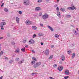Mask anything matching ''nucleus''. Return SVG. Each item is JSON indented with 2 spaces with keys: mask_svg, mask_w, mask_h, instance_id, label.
<instances>
[{
  "mask_svg": "<svg viewBox=\"0 0 79 79\" xmlns=\"http://www.w3.org/2000/svg\"><path fill=\"white\" fill-rule=\"evenodd\" d=\"M49 15L47 13H45L42 16V18L43 19L45 20V19H47L48 18Z\"/></svg>",
  "mask_w": 79,
  "mask_h": 79,
  "instance_id": "f257e3e1",
  "label": "nucleus"
},
{
  "mask_svg": "<svg viewBox=\"0 0 79 79\" xmlns=\"http://www.w3.org/2000/svg\"><path fill=\"white\" fill-rule=\"evenodd\" d=\"M41 64V62H38L36 64H35L33 66L34 68H37L38 66H39Z\"/></svg>",
  "mask_w": 79,
  "mask_h": 79,
  "instance_id": "f03ea898",
  "label": "nucleus"
},
{
  "mask_svg": "<svg viewBox=\"0 0 79 79\" xmlns=\"http://www.w3.org/2000/svg\"><path fill=\"white\" fill-rule=\"evenodd\" d=\"M29 1L28 0H24L23 1V4L24 5H29Z\"/></svg>",
  "mask_w": 79,
  "mask_h": 79,
  "instance_id": "7ed1b4c3",
  "label": "nucleus"
},
{
  "mask_svg": "<svg viewBox=\"0 0 79 79\" xmlns=\"http://www.w3.org/2000/svg\"><path fill=\"white\" fill-rule=\"evenodd\" d=\"M25 23L27 25H31L32 24V22L28 20L26 21Z\"/></svg>",
  "mask_w": 79,
  "mask_h": 79,
  "instance_id": "20e7f679",
  "label": "nucleus"
},
{
  "mask_svg": "<svg viewBox=\"0 0 79 79\" xmlns=\"http://www.w3.org/2000/svg\"><path fill=\"white\" fill-rule=\"evenodd\" d=\"M63 69V67L62 66H59L58 68V69L59 71H61Z\"/></svg>",
  "mask_w": 79,
  "mask_h": 79,
  "instance_id": "39448f33",
  "label": "nucleus"
},
{
  "mask_svg": "<svg viewBox=\"0 0 79 79\" xmlns=\"http://www.w3.org/2000/svg\"><path fill=\"white\" fill-rule=\"evenodd\" d=\"M49 52H50L49 49H47L46 50L44 53L45 55H48V54H49Z\"/></svg>",
  "mask_w": 79,
  "mask_h": 79,
  "instance_id": "423d86ee",
  "label": "nucleus"
},
{
  "mask_svg": "<svg viewBox=\"0 0 79 79\" xmlns=\"http://www.w3.org/2000/svg\"><path fill=\"white\" fill-rule=\"evenodd\" d=\"M1 27H3V25H6V23L5 22H2L1 23Z\"/></svg>",
  "mask_w": 79,
  "mask_h": 79,
  "instance_id": "0eeeda50",
  "label": "nucleus"
},
{
  "mask_svg": "<svg viewBox=\"0 0 79 79\" xmlns=\"http://www.w3.org/2000/svg\"><path fill=\"white\" fill-rule=\"evenodd\" d=\"M65 60V56H64V55H62L61 56V60L62 61H64V60Z\"/></svg>",
  "mask_w": 79,
  "mask_h": 79,
  "instance_id": "6e6552de",
  "label": "nucleus"
},
{
  "mask_svg": "<svg viewBox=\"0 0 79 79\" xmlns=\"http://www.w3.org/2000/svg\"><path fill=\"white\" fill-rule=\"evenodd\" d=\"M29 42L30 44H34L35 42L34 40H31L29 41Z\"/></svg>",
  "mask_w": 79,
  "mask_h": 79,
  "instance_id": "1a4fd4ad",
  "label": "nucleus"
},
{
  "mask_svg": "<svg viewBox=\"0 0 79 79\" xmlns=\"http://www.w3.org/2000/svg\"><path fill=\"white\" fill-rule=\"evenodd\" d=\"M69 70H67L65 72V74H66V75H68V74H69Z\"/></svg>",
  "mask_w": 79,
  "mask_h": 79,
  "instance_id": "9d476101",
  "label": "nucleus"
},
{
  "mask_svg": "<svg viewBox=\"0 0 79 79\" xmlns=\"http://www.w3.org/2000/svg\"><path fill=\"white\" fill-rule=\"evenodd\" d=\"M48 27L49 29H50L51 31H53V28L52 27H50V26H48Z\"/></svg>",
  "mask_w": 79,
  "mask_h": 79,
  "instance_id": "9b49d317",
  "label": "nucleus"
},
{
  "mask_svg": "<svg viewBox=\"0 0 79 79\" xmlns=\"http://www.w3.org/2000/svg\"><path fill=\"white\" fill-rule=\"evenodd\" d=\"M35 11H39L40 10V8L39 7H36L35 9Z\"/></svg>",
  "mask_w": 79,
  "mask_h": 79,
  "instance_id": "f8f14e48",
  "label": "nucleus"
},
{
  "mask_svg": "<svg viewBox=\"0 0 79 79\" xmlns=\"http://www.w3.org/2000/svg\"><path fill=\"white\" fill-rule=\"evenodd\" d=\"M67 9H68V10H74V8H73V7H68L67 8Z\"/></svg>",
  "mask_w": 79,
  "mask_h": 79,
  "instance_id": "ddd939ff",
  "label": "nucleus"
},
{
  "mask_svg": "<svg viewBox=\"0 0 79 79\" xmlns=\"http://www.w3.org/2000/svg\"><path fill=\"white\" fill-rule=\"evenodd\" d=\"M60 10L61 11H65V9L63 8H61L60 9Z\"/></svg>",
  "mask_w": 79,
  "mask_h": 79,
  "instance_id": "4468645a",
  "label": "nucleus"
},
{
  "mask_svg": "<svg viewBox=\"0 0 79 79\" xmlns=\"http://www.w3.org/2000/svg\"><path fill=\"white\" fill-rule=\"evenodd\" d=\"M16 21L17 23H19V18L18 17H16Z\"/></svg>",
  "mask_w": 79,
  "mask_h": 79,
  "instance_id": "2eb2a0df",
  "label": "nucleus"
},
{
  "mask_svg": "<svg viewBox=\"0 0 79 79\" xmlns=\"http://www.w3.org/2000/svg\"><path fill=\"white\" fill-rule=\"evenodd\" d=\"M32 29H33V30H36V29H37V27L35 26H32Z\"/></svg>",
  "mask_w": 79,
  "mask_h": 79,
  "instance_id": "dca6fc26",
  "label": "nucleus"
},
{
  "mask_svg": "<svg viewBox=\"0 0 79 79\" xmlns=\"http://www.w3.org/2000/svg\"><path fill=\"white\" fill-rule=\"evenodd\" d=\"M57 15L58 16H59V17H61V16H60V12H57Z\"/></svg>",
  "mask_w": 79,
  "mask_h": 79,
  "instance_id": "f3484780",
  "label": "nucleus"
},
{
  "mask_svg": "<svg viewBox=\"0 0 79 79\" xmlns=\"http://www.w3.org/2000/svg\"><path fill=\"white\" fill-rule=\"evenodd\" d=\"M4 10L6 12H8V9L6 8H5Z\"/></svg>",
  "mask_w": 79,
  "mask_h": 79,
  "instance_id": "a211bd4d",
  "label": "nucleus"
},
{
  "mask_svg": "<svg viewBox=\"0 0 79 79\" xmlns=\"http://www.w3.org/2000/svg\"><path fill=\"white\" fill-rule=\"evenodd\" d=\"M21 50L22 52H25V50H26V48H24L21 49Z\"/></svg>",
  "mask_w": 79,
  "mask_h": 79,
  "instance_id": "6ab92c4d",
  "label": "nucleus"
},
{
  "mask_svg": "<svg viewBox=\"0 0 79 79\" xmlns=\"http://www.w3.org/2000/svg\"><path fill=\"white\" fill-rule=\"evenodd\" d=\"M53 55H52L49 57V59H50V60L51 59H52V58H53Z\"/></svg>",
  "mask_w": 79,
  "mask_h": 79,
  "instance_id": "aec40b11",
  "label": "nucleus"
},
{
  "mask_svg": "<svg viewBox=\"0 0 79 79\" xmlns=\"http://www.w3.org/2000/svg\"><path fill=\"white\" fill-rule=\"evenodd\" d=\"M24 61V60L23 59H22V60L21 61H20L19 62V64H21V63H23V62Z\"/></svg>",
  "mask_w": 79,
  "mask_h": 79,
  "instance_id": "412c9836",
  "label": "nucleus"
},
{
  "mask_svg": "<svg viewBox=\"0 0 79 79\" xmlns=\"http://www.w3.org/2000/svg\"><path fill=\"white\" fill-rule=\"evenodd\" d=\"M55 37L56 38H58V37H59V35L58 34H56L55 35Z\"/></svg>",
  "mask_w": 79,
  "mask_h": 79,
  "instance_id": "4be33fe9",
  "label": "nucleus"
},
{
  "mask_svg": "<svg viewBox=\"0 0 79 79\" xmlns=\"http://www.w3.org/2000/svg\"><path fill=\"white\" fill-rule=\"evenodd\" d=\"M3 53V51H1L0 53V56H1V55H2Z\"/></svg>",
  "mask_w": 79,
  "mask_h": 79,
  "instance_id": "5701e85b",
  "label": "nucleus"
},
{
  "mask_svg": "<svg viewBox=\"0 0 79 79\" xmlns=\"http://www.w3.org/2000/svg\"><path fill=\"white\" fill-rule=\"evenodd\" d=\"M31 64H33L35 63V61L34 60H33V61H32L31 62Z\"/></svg>",
  "mask_w": 79,
  "mask_h": 79,
  "instance_id": "b1692460",
  "label": "nucleus"
},
{
  "mask_svg": "<svg viewBox=\"0 0 79 79\" xmlns=\"http://www.w3.org/2000/svg\"><path fill=\"white\" fill-rule=\"evenodd\" d=\"M42 15V13L40 12L39 14V16H41Z\"/></svg>",
  "mask_w": 79,
  "mask_h": 79,
  "instance_id": "393cba45",
  "label": "nucleus"
},
{
  "mask_svg": "<svg viewBox=\"0 0 79 79\" xmlns=\"http://www.w3.org/2000/svg\"><path fill=\"white\" fill-rule=\"evenodd\" d=\"M68 53L69 55H70L71 53V51H68Z\"/></svg>",
  "mask_w": 79,
  "mask_h": 79,
  "instance_id": "a878e982",
  "label": "nucleus"
},
{
  "mask_svg": "<svg viewBox=\"0 0 79 79\" xmlns=\"http://www.w3.org/2000/svg\"><path fill=\"white\" fill-rule=\"evenodd\" d=\"M53 67L54 68H56L57 67V65L56 64H55L53 65Z\"/></svg>",
  "mask_w": 79,
  "mask_h": 79,
  "instance_id": "bb28decb",
  "label": "nucleus"
},
{
  "mask_svg": "<svg viewBox=\"0 0 79 79\" xmlns=\"http://www.w3.org/2000/svg\"><path fill=\"white\" fill-rule=\"evenodd\" d=\"M72 56L73 58L74 57V56H75V53H74L72 54Z\"/></svg>",
  "mask_w": 79,
  "mask_h": 79,
  "instance_id": "cd10ccee",
  "label": "nucleus"
},
{
  "mask_svg": "<svg viewBox=\"0 0 79 79\" xmlns=\"http://www.w3.org/2000/svg\"><path fill=\"white\" fill-rule=\"evenodd\" d=\"M32 60H35V61H37V60H36V59H35V57H33Z\"/></svg>",
  "mask_w": 79,
  "mask_h": 79,
  "instance_id": "c85d7f7f",
  "label": "nucleus"
},
{
  "mask_svg": "<svg viewBox=\"0 0 79 79\" xmlns=\"http://www.w3.org/2000/svg\"><path fill=\"white\" fill-rule=\"evenodd\" d=\"M35 37H36V35H35V34L33 35L32 36L33 38H35Z\"/></svg>",
  "mask_w": 79,
  "mask_h": 79,
  "instance_id": "c756f323",
  "label": "nucleus"
},
{
  "mask_svg": "<svg viewBox=\"0 0 79 79\" xmlns=\"http://www.w3.org/2000/svg\"><path fill=\"white\" fill-rule=\"evenodd\" d=\"M38 74V73H32V75H34V74Z\"/></svg>",
  "mask_w": 79,
  "mask_h": 79,
  "instance_id": "7c9ffc66",
  "label": "nucleus"
},
{
  "mask_svg": "<svg viewBox=\"0 0 79 79\" xmlns=\"http://www.w3.org/2000/svg\"><path fill=\"white\" fill-rule=\"evenodd\" d=\"M15 52H16V53H18V52H19V49H17L16 50Z\"/></svg>",
  "mask_w": 79,
  "mask_h": 79,
  "instance_id": "2f4dec72",
  "label": "nucleus"
},
{
  "mask_svg": "<svg viewBox=\"0 0 79 79\" xmlns=\"http://www.w3.org/2000/svg\"><path fill=\"white\" fill-rule=\"evenodd\" d=\"M67 18H71V16L70 15H68L67 16Z\"/></svg>",
  "mask_w": 79,
  "mask_h": 79,
  "instance_id": "473e14b6",
  "label": "nucleus"
},
{
  "mask_svg": "<svg viewBox=\"0 0 79 79\" xmlns=\"http://www.w3.org/2000/svg\"><path fill=\"white\" fill-rule=\"evenodd\" d=\"M19 58H16L15 59V61H19Z\"/></svg>",
  "mask_w": 79,
  "mask_h": 79,
  "instance_id": "72a5a7b5",
  "label": "nucleus"
},
{
  "mask_svg": "<svg viewBox=\"0 0 79 79\" xmlns=\"http://www.w3.org/2000/svg\"><path fill=\"white\" fill-rule=\"evenodd\" d=\"M68 77H69V76H66L64 77V78L65 79H68Z\"/></svg>",
  "mask_w": 79,
  "mask_h": 79,
  "instance_id": "f704fd0d",
  "label": "nucleus"
},
{
  "mask_svg": "<svg viewBox=\"0 0 79 79\" xmlns=\"http://www.w3.org/2000/svg\"><path fill=\"white\" fill-rule=\"evenodd\" d=\"M42 0H38V2H42Z\"/></svg>",
  "mask_w": 79,
  "mask_h": 79,
  "instance_id": "c9c22d12",
  "label": "nucleus"
},
{
  "mask_svg": "<svg viewBox=\"0 0 79 79\" xmlns=\"http://www.w3.org/2000/svg\"><path fill=\"white\" fill-rule=\"evenodd\" d=\"M19 13L20 15H21V14H22V12H21V11H19Z\"/></svg>",
  "mask_w": 79,
  "mask_h": 79,
  "instance_id": "e433bc0d",
  "label": "nucleus"
},
{
  "mask_svg": "<svg viewBox=\"0 0 79 79\" xmlns=\"http://www.w3.org/2000/svg\"><path fill=\"white\" fill-rule=\"evenodd\" d=\"M56 10L57 11H59V10H60V8H58V7H57L56 8Z\"/></svg>",
  "mask_w": 79,
  "mask_h": 79,
  "instance_id": "4c0bfd02",
  "label": "nucleus"
},
{
  "mask_svg": "<svg viewBox=\"0 0 79 79\" xmlns=\"http://www.w3.org/2000/svg\"><path fill=\"white\" fill-rule=\"evenodd\" d=\"M23 42L24 43H25V42H26V40H23Z\"/></svg>",
  "mask_w": 79,
  "mask_h": 79,
  "instance_id": "58836bf2",
  "label": "nucleus"
},
{
  "mask_svg": "<svg viewBox=\"0 0 79 79\" xmlns=\"http://www.w3.org/2000/svg\"><path fill=\"white\" fill-rule=\"evenodd\" d=\"M38 35H39V36H42V34H38Z\"/></svg>",
  "mask_w": 79,
  "mask_h": 79,
  "instance_id": "ea45409f",
  "label": "nucleus"
},
{
  "mask_svg": "<svg viewBox=\"0 0 79 79\" xmlns=\"http://www.w3.org/2000/svg\"><path fill=\"white\" fill-rule=\"evenodd\" d=\"M75 34L77 35V32L76 31H75Z\"/></svg>",
  "mask_w": 79,
  "mask_h": 79,
  "instance_id": "a19ab883",
  "label": "nucleus"
},
{
  "mask_svg": "<svg viewBox=\"0 0 79 79\" xmlns=\"http://www.w3.org/2000/svg\"><path fill=\"white\" fill-rule=\"evenodd\" d=\"M40 26H42V27L43 26V24H41V23L40 24Z\"/></svg>",
  "mask_w": 79,
  "mask_h": 79,
  "instance_id": "79ce46f5",
  "label": "nucleus"
},
{
  "mask_svg": "<svg viewBox=\"0 0 79 79\" xmlns=\"http://www.w3.org/2000/svg\"><path fill=\"white\" fill-rule=\"evenodd\" d=\"M4 5V3H2V5H1V7H2V6H3V5Z\"/></svg>",
  "mask_w": 79,
  "mask_h": 79,
  "instance_id": "37998d69",
  "label": "nucleus"
},
{
  "mask_svg": "<svg viewBox=\"0 0 79 79\" xmlns=\"http://www.w3.org/2000/svg\"><path fill=\"white\" fill-rule=\"evenodd\" d=\"M49 78H50V79H54V78H53V77H49Z\"/></svg>",
  "mask_w": 79,
  "mask_h": 79,
  "instance_id": "c03bdc74",
  "label": "nucleus"
},
{
  "mask_svg": "<svg viewBox=\"0 0 79 79\" xmlns=\"http://www.w3.org/2000/svg\"><path fill=\"white\" fill-rule=\"evenodd\" d=\"M41 45H44V43H41Z\"/></svg>",
  "mask_w": 79,
  "mask_h": 79,
  "instance_id": "a18cd8bd",
  "label": "nucleus"
},
{
  "mask_svg": "<svg viewBox=\"0 0 79 79\" xmlns=\"http://www.w3.org/2000/svg\"><path fill=\"white\" fill-rule=\"evenodd\" d=\"M54 47V45H52L51 46V48H53Z\"/></svg>",
  "mask_w": 79,
  "mask_h": 79,
  "instance_id": "49530a36",
  "label": "nucleus"
},
{
  "mask_svg": "<svg viewBox=\"0 0 79 79\" xmlns=\"http://www.w3.org/2000/svg\"><path fill=\"white\" fill-rule=\"evenodd\" d=\"M25 47H26L27 48V47H28V45H26Z\"/></svg>",
  "mask_w": 79,
  "mask_h": 79,
  "instance_id": "de8ad7c7",
  "label": "nucleus"
},
{
  "mask_svg": "<svg viewBox=\"0 0 79 79\" xmlns=\"http://www.w3.org/2000/svg\"><path fill=\"white\" fill-rule=\"evenodd\" d=\"M3 79V77H0V79Z\"/></svg>",
  "mask_w": 79,
  "mask_h": 79,
  "instance_id": "09e8293b",
  "label": "nucleus"
},
{
  "mask_svg": "<svg viewBox=\"0 0 79 79\" xmlns=\"http://www.w3.org/2000/svg\"><path fill=\"white\" fill-rule=\"evenodd\" d=\"M73 7L75 10H76V7H75L74 6H73Z\"/></svg>",
  "mask_w": 79,
  "mask_h": 79,
  "instance_id": "8fccbe9b",
  "label": "nucleus"
},
{
  "mask_svg": "<svg viewBox=\"0 0 79 79\" xmlns=\"http://www.w3.org/2000/svg\"><path fill=\"white\" fill-rule=\"evenodd\" d=\"M1 29H2V30H3V29H4V28L2 27H1Z\"/></svg>",
  "mask_w": 79,
  "mask_h": 79,
  "instance_id": "3c124183",
  "label": "nucleus"
},
{
  "mask_svg": "<svg viewBox=\"0 0 79 79\" xmlns=\"http://www.w3.org/2000/svg\"><path fill=\"white\" fill-rule=\"evenodd\" d=\"M5 59H6V60H8V58L7 57H5Z\"/></svg>",
  "mask_w": 79,
  "mask_h": 79,
  "instance_id": "603ef678",
  "label": "nucleus"
},
{
  "mask_svg": "<svg viewBox=\"0 0 79 79\" xmlns=\"http://www.w3.org/2000/svg\"><path fill=\"white\" fill-rule=\"evenodd\" d=\"M60 64H62V62H60Z\"/></svg>",
  "mask_w": 79,
  "mask_h": 79,
  "instance_id": "864d4df0",
  "label": "nucleus"
},
{
  "mask_svg": "<svg viewBox=\"0 0 79 79\" xmlns=\"http://www.w3.org/2000/svg\"><path fill=\"white\" fill-rule=\"evenodd\" d=\"M49 0H46V2H48L49 1Z\"/></svg>",
  "mask_w": 79,
  "mask_h": 79,
  "instance_id": "5fc2aeb1",
  "label": "nucleus"
},
{
  "mask_svg": "<svg viewBox=\"0 0 79 79\" xmlns=\"http://www.w3.org/2000/svg\"><path fill=\"white\" fill-rule=\"evenodd\" d=\"M76 29L77 30V31H79V30H78V28H76Z\"/></svg>",
  "mask_w": 79,
  "mask_h": 79,
  "instance_id": "6e6d98bb",
  "label": "nucleus"
},
{
  "mask_svg": "<svg viewBox=\"0 0 79 79\" xmlns=\"http://www.w3.org/2000/svg\"><path fill=\"white\" fill-rule=\"evenodd\" d=\"M0 39H3V37H1L0 38Z\"/></svg>",
  "mask_w": 79,
  "mask_h": 79,
  "instance_id": "4d7b16f0",
  "label": "nucleus"
},
{
  "mask_svg": "<svg viewBox=\"0 0 79 79\" xmlns=\"http://www.w3.org/2000/svg\"><path fill=\"white\" fill-rule=\"evenodd\" d=\"M32 52H34V51H33V50H32Z\"/></svg>",
  "mask_w": 79,
  "mask_h": 79,
  "instance_id": "13d9d810",
  "label": "nucleus"
},
{
  "mask_svg": "<svg viewBox=\"0 0 79 79\" xmlns=\"http://www.w3.org/2000/svg\"><path fill=\"white\" fill-rule=\"evenodd\" d=\"M57 2H59V0H57Z\"/></svg>",
  "mask_w": 79,
  "mask_h": 79,
  "instance_id": "bf43d9fd",
  "label": "nucleus"
},
{
  "mask_svg": "<svg viewBox=\"0 0 79 79\" xmlns=\"http://www.w3.org/2000/svg\"><path fill=\"white\" fill-rule=\"evenodd\" d=\"M13 44H14V45H15V43H14Z\"/></svg>",
  "mask_w": 79,
  "mask_h": 79,
  "instance_id": "052dcab7",
  "label": "nucleus"
},
{
  "mask_svg": "<svg viewBox=\"0 0 79 79\" xmlns=\"http://www.w3.org/2000/svg\"><path fill=\"white\" fill-rule=\"evenodd\" d=\"M0 45H1V44H0Z\"/></svg>",
  "mask_w": 79,
  "mask_h": 79,
  "instance_id": "680f3d73",
  "label": "nucleus"
}]
</instances>
